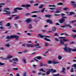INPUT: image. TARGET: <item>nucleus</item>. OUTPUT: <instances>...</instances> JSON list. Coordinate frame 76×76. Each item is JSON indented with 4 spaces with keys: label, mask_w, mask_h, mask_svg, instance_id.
I'll return each instance as SVG.
<instances>
[{
    "label": "nucleus",
    "mask_w": 76,
    "mask_h": 76,
    "mask_svg": "<svg viewBox=\"0 0 76 76\" xmlns=\"http://www.w3.org/2000/svg\"><path fill=\"white\" fill-rule=\"evenodd\" d=\"M50 15H45V18H50L51 17Z\"/></svg>",
    "instance_id": "nucleus-25"
},
{
    "label": "nucleus",
    "mask_w": 76,
    "mask_h": 76,
    "mask_svg": "<svg viewBox=\"0 0 76 76\" xmlns=\"http://www.w3.org/2000/svg\"><path fill=\"white\" fill-rule=\"evenodd\" d=\"M13 61V59H12V60H9V63H12Z\"/></svg>",
    "instance_id": "nucleus-48"
},
{
    "label": "nucleus",
    "mask_w": 76,
    "mask_h": 76,
    "mask_svg": "<svg viewBox=\"0 0 76 76\" xmlns=\"http://www.w3.org/2000/svg\"><path fill=\"white\" fill-rule=\"evenodd\" d=\"M28 28L29 29H32V25L31 24H29Z\"/></svg>",
    "instance_id": "nucleus-16"
},
{
    "label": "nucleus",
    "mask_w": 76,
    "mask_h": 76,
    "mask_svg": "<svg viewBox=\"0 0 76 76\" xmlns=\"http://www.w3.org/2000/svg\"><path fill=\"white\" fill-rule=\"evenodd\" d=\"M36 58L38 59V60H40L41 59H42V57H41V56H39L36 57Z\"/></svg>",
    "instance_id": "nucleus-21"
},
{
    "label": "nucleus",
    "mask_w": 76,
    "mask_h": 76,
    "mask_svg": "<svg viewBox=\"0 0 76 76\" xmlns=\"http://www.w3.org/2000/svg\"><path fill=\"white\" fill-rule=\"evenodd\" d=\"M13 61H18V59L17 58L12 59Z\"/></svg>",
    "instance_id": "nucleus-20"
},
{
    "label": "nucleus",
    "mask_w": 76,
    "mask_h": 76,
    "mask_svg": "<svg viewBox=\"0 0 76 76\" xmlns=\"http://www.w3.org/2000/svg\"><path fill=\"white\" fill-rule=\"evenodd\" d=\"M71 38H75L74 35H71Z\"/></svg>",
    "instance_id": "nucleus-61"
},
{
    "label": "nucleus",
    "mask_w": 76,
    "mask_h": 76,
    "mask_svg": "<svg viewBox=\"0 0 76 76\" xmlns=\"http://www.w3.org/2000/svg\"><path fill=\"white\" fill-rule=\"evenodd\" d=\"M22 47H25V44H22Z\"/></svg>",
    "instance_id": "nucleus-64"
},
{
    "label": "nucleus",
    "mask_w": 76,
    "mask_h": 76,
    "mask_svg": "<svg viewBox=\"0 0 76 76\" xmlns=\"http://www.w3.org/2000/svg\"><path fill=\"white\" fill-rule=\"evenodd\" d=\"M70 3L72 4V6H73L74 4H75V2L73 1H71Z\"/></svg>",
    "instance_id": "nucleus-30"
},
{
    "label": "nucleus",
    "mask_w": 76,
    "mask_h": 76,
    "mask_svg": "<svg viewBox=\"0 0 76 76\" xmlns=\"http://www.w3.org/2000/svg\"><path fill=\"white\" fill-rule=\"evenodd\" d=\"M48 45V43L46 42L45 45V47H47Z\"/></svg>",
    "instance_id": "nucleus-43"
},
{
    "label": "nucleus",
    "mask_w": 76,
    "mask_h": 76,
    "mask_svg": "<svg viewBox=\"0 0 76 76\" xmlns=\"http://www.w3.org/2000/svg\"><path fill=\"white\" fill-rule=\"evenodd\" d=\"M0 66H5V63L0 62Z\"/></svg>",
    "instance_id": "nucleus-33"
},
{
    "label": "nucleus",
    "mask_w": 76,
    "mask_h": 76,
    "mask_svg": "<svg viewBox=\"0 0 76 76\" xmlns=\"http://www.w3.org/2000/svg\"><path fill=\"white\" fill-rule=\"evenodd\" d=\"M62 41L64 42H67L69 41V39H64Z\"/></svg>",
    "instance_id": "nucleus-27"
},
{
    "label": "nucleus",
    "mask_w": 76,
    "mask_h": 76,
    "mask_svg": "<svg viewBox=\"0 0 76 76\" xmlns=\"http://www.w3.org/2000/svg\"><path fill=\"white\" fill-rule=\"evenodd\" d=\"M40 12H41V11H40V10H39L38 11L32 12L31 13H39Z\"/></svg>",
    "instance_id": "nucleus-14"
},
{
    "label": "nucleus",
    "mask_w": 76,
    "mask_h": 76,
    "mask_svg": "<svg viewBox=\"0 0 76 76\" xmlns=\"http://www.w3.org/2000/svg\"><path fill=\"white\" fill-rule=\"evenodd\" d=\"M44 37L45 38H51V36L49 37L48 36H44Z\"/></svg>",
    "instance_id": "nucleus-54"
},
{
    "label": "nucleus",
    "mask_w": 76,
    "mask_h": 76,
    "mask_svg": "<svg viewBox=\"0 0 76 76\" xmlns=\"http://www.w3.org/2000/svg\"><path fill=\"white\" fill-rule=\"evenodd\" d=\"M13 56H10V55H8V56H7V57L6 58L7 60H8L9 58H12Z\"/></svg>",
    "instance_id": "nucleus-15"
},
{
    "label": "nucleus",
    "mask_w": 76,
    "mask_h": 76,
    "mask_svg": "<svg viewBox=\"0 0 76 76\" xmlns=\"http://www.w3.org/2000/svg\"><path fill=\"white\" fill-rule=\"evenodd\" d=\"M39 71H42V72H45V71H44L43 70V68H42L40 69H39Z\"/></svg>",
    "instance_id": "nucleus-44"
},
{
    "label": "nucleus",
    "mask_w": 76,
    "mask_h": 76,
    "mask_svg": "<svg viewBox=\"0 0 76 76\" xmlns=\"http://www.w3.org/2000/svg\"><path fill=\"white\" fill-rule=\"evenodd\" d=\"M27 47H31V48H34V45L32 44H27L26 45Z\"/></svg>",
    "instance_id": "nucleus-9"
},
{
    "label": "nucleus",
    "mask_w": 76,
    "mask_h": 76,
    "mask_svg": "<svg viewBox=\"0 0 76 76\" xmlns=\"http://www.w3.org/2000/svg\"><path fill=\"white\" fill-rule=\"evenodd\" d=\"M69 9L67 7L64 8H63L64 10H68Z\"/></svg>",
    "instance_id": "nucleus-37"
},
{
    "label": "nucleus",
    "mask_w": 76,
    "mask_h": 76,
    "mask_svg": "<svg viewBox=\"0 0 76 76\" xmlns=\"http://www.w3.org/2000/svg\"><path fill=\"white\" fill-rule=\"evenodd\" d=\"M57 29V28L56 27H53L52 28V31L53 32H55L56 31V30Z\"/></svg>",
    "instance_id": "nucleus-18"
},
{
    "label": "nucleus",
    "mask_w": 76,
    "mask_h": 76,
    "mask_svg": "<svg viewBox=\"0 0 76 76\" xmlns=\"http://www.w3.org/2000/svg\"><path fill=\"white\" fill-rule=\"evenodd\" d=\"M8 10H10V9L9 8H6L4 9V12H6L5 13H4L3 14H7L8 15H10V12L7 11Z\"/></svg>",
    "instance_id": "nucleus-1"
},
{
    "label": "nucleus",
    "mask_w": 76,
    "mask_h": 76,
    "mask_svg": "<svg viewBox=\"0 0 76 76\" xmlns=\"http://www.w3.org/2000/svg\"><path fill=\"white\" fill-rule=\"evenodd\" d=\"M2 5H4V3H2L0 4V8L2 7Z\"/></svg>",
    "instance_id": "nucleus-39"
},
{
    "label": "nucleus",
    "mask_w": 76,
    "mask_h": 76,
    "mask_svg": "<svg viewBox=\"0 0 76 76\" xmlns=\"http://www.w3.org/2000/svg\"><path fill=\"white\" fill-rule=\"evenodd\" d=\"M13 70H18V68H12Z\"/></svg>",
    "instance_id": "nucleus-45"
},
{
    "label": "nucleus",
    "mask_w": 76,
    "mask_h": 76,
    "mask_svg": "<svg viewBox=\"0 0 76 76\" xmlns=\"http://www.w3.org/2000/svg\"><path fill=\"white\" fill-rule=\"evenodd\" d=\"M42 7H43V5H41L39 7V9H41L42 8Z\"/></svg>",
    "instance_id": "nucleus-46"
},
{
    "label": "nucleus",
    "mask_w": 76,
    "mask_h": 76,
    "mask_svg": "<svg viewBox=\"0 0 76 76\" xmlns=\"http://www.w3.org/2000/svg\"><path fill=\"white\" fill-rule=\"evenodd\" d=\"M10 23H9L6 25V26H10Z\"/></svg>",
    "instance_id": "nucleus-63"
},
{
    "label": "nucleus",
    "mask_w": 76,
    "mask_h": 76,
    "mask_svg": "<svg viewBox=\"0 0 76 76\" xmlns=\"http://www.w3.org/2000/svg\"><path fill=\"white\" fill-rule=\"evenodd\" d=\"M75 22H76V20L72 21L71 22V23H75Z\"/></svg>",
    "instance_id": "nucleus-56"
},
{
    "label": "nucleus",
    "mask_w": 76,
    "mask_h": 76,
    "mask_svg": "<svg viewBox=\"0 0 76 76\" xmlns=\"http://www.w3.org/2000/svg\"><path fill=\"white\" fill-rule=\"evenodd\" d=\"M38 4H39L38 3L35 4L34 5V6H38Z\"/></svg>",
    "instance_id": "nucleus-50"
},
{
    "label": "nucleus",
    "mask_w": 76,
    "mask_h": 76,
    "mask_svg": "<svg viewBox=\"0 0 76 76\" xmlns=\"http://www.w3.org/2000/svg\"><path fill=\"white\" fill-rule=\"evenodd\" d=\"M21 7H25L26 9H28V7H31V5L30 4H27L25 5H22L21 6Z\"/></svg>",
    "instance_id": "nucleus-2"
},
{
    "label": "nucleus",
    "mask_w": 76,
    "mask_h": 76,
    "mask_svg": "<svg viewBox=\"0 0 76 76\" xmlns=\"http://www.w3.org/2000/svg\"><path fill=\"white\" fill-rule=\"evenodd\" d=\"M52 72H57V70H53H53L52 71Z\"/></svg>",
    "instance_id": "nucleus-60"
},
{
    "label": "nucleus",
    "mask_w": 76,
    "mask_h": 76,
    "mask_svg": "<svg viewBox=\"0 0 76 76\" xmlns=\"http://www.w3.org/2000/svg\"><path fill=\"white\" fill-rule=\"evenodd\" d=\"M37 15H33L31 16V18H37Z\"/></svg>",
    "instance_id": "nucleus-40"
},
{
    "label": "nucleus",
    "mask_w": 76,
    "mask_h": 76,
    "mask_svg": "<svg viewBox=\"0 0 76 76\" xmlns=\"http://www.w3.org/2000/svg\"><path fill=\"white\" fill-rule=\"evenodd\" d=\"M45 40L47 41H50L51 40L47 38H45Z\"/></svg>",
    "instance_id": "nucleus-41"
},
{
    "label": "nucleus",
    "mask_w": 76,
    "mask_h": 76,
    "mask_svg": "<svg viewBox=\"0 0 76 76\" xmlns=\"http://www.w3.org/2000/svg\"><path fill=\"white\" fill-rule=\"evenodd\" d=\"M57 4L59 6H61V5H63V3L61 2H60L59 3H57Z\"/></svg>",
    "instance_id": "nucleus-35"
},
{
    "label": "nucleus",
    "mask_w": 76,
    "mask_h": 76,
    "mask_svg": "<svg viewBox=\"0 0 76 76\" xmlns=\"http://www.w3.org/2000/svg\"><path fill=\"white\" fill-rule=\"evenodd\" d=\"M72 6L73 8H76V3L72 5Z\"/></svg>",
    "instance_id": "nucleus-42"
},
{
    "label": "nucleus",
    "mask_w": 76,
    "mask_h": 76,
    "mask_svg": "<svg viewBox=\"0 0 76 76\" xmlns=\"http://www.w3.org/2000/svg\"><path fill=\"white\" fill-rule=\"evenodd\" d=\"M55 41H59V40H58V39H57V38L56 37H55Z\"/></svg>",
    "instance_id": "nucleus-47"
},
{
    "label": "nucleus",
    "mask_w": 76,
    "mask_h": 76,
    "mask_svg": "<svg viewBox=\"0 0 76 76\" xmlns=\"http://www.w3.org/2000/svg\"><path fill=\"white\" fill-rule=\"evenodd\" d=\"M5 46L6 47H7L8 48H9V47H10V45L9 44H7L5 45Z\"/></svg>",
    "instance_id": "nucleus-23"
},
{
    "label": "nucleus",
    "mask_w": 76,
    "mask_h": 76,
    "mask_svg": "<svg viewBox=\"0 0 76 76\" xmlns=\"http://www.w3.org/2000/svg\"><path fill=\"white\" fill-rule=\"evenodd\" d=\"M0 58L2 60H7L6 58H5L4 57H1Z\"/></svg>",
    "instance_id": "nucleus-49"
},
{
    "label": "nucleus",
    "mask_w": 76,
    "mask_h": 76,
    "mask_svg": "<svg viewBox=\"0 0 76 76\" xmlns=\"http://www.w3.org/2000/svg\"><path fill=\"white\" fill-rule=\"evenodd\" d=\"M19 37L16 35H14V38H16V39H18Z\"/></svg>",
    "instance_id": "nucleus-24"
},
{
    "label": "nucleus",
    "mask_w": 76,
    "mask_h": 76,
    "mask_svg": "<svg viewBox=\"0 0 76 76\" xmlns=\"http://www.w3.org/2000/svg\"><path fill=\"white\" fill-rule=\"evenodd\" d=\"M71 72H73L74 71H73V69L72 68H71L70 70Z\"/></svg>",
    "instance_id": "nucleus-53"
},
{
    "label": "nucleus",
    "mask_w": 76,
    "mask_h": 76,
    "mask_svg": "<svg viewBox=\"0 0 76 76\" xmlns=\"http://www.w3.org/2000/svg\"><path fill=\"white\" fill-rule=\"evenodd\" d=\"M58 60H61V59L62 58V57H61V56L59 55L58 56Z\"/></svg>",
    "instance_id": "nucleus-36"
},
{
    "label": "nucleus",
    "mask_w": 76,
    "mask_h": 76,
    "mask_svg": "<svg viewBox=\"0 0 76 76\" xmlns=\"http://www.w3.org/2000/svg\"><path fill=\"white\" fill-rule=\"evenodd\" d=\"M28 15H31V13H26V16H28Z\"/></svg>",
    "instance_id": "nucleus-52"
},
{
    "label": "nucleus",
    "mask_w": 76,
    "mask_h": 76,
    "mask_svg": "<svg viewBox=\"0 0 76 76\" xmlns=\"http://www.w3.org/2000/svg\"><path fill=\"white\" fill-rule=\"evenodd\" d=\"M49 7H56L55 5H48Z\"/></svg>",
    "instance_id": "nucleus-34"
},
{
    "label": "nucleus",
    "mask_w": 76,
    "mask_h": 76,
    "mask_svg": "<svg viewBox=\"0 0 76 76\" xmlns=\"http://www.w3.org/2000/svg\"><path fill=\"white\" fill-rule=\"evenodd\" d=\"M23 62L24 63L26 64V59L25 58H23Z\"/></svg>",
    "instance_id": "nucleus-19"
},
{
    "label": "nucleus",
    "mask_w": 76,
    "mask_h": 76,
    "mask_svg": "<svg viewBox=\"0 0 76 76\" xmlns=\"http://www.w3.org/2000/svg\"><path fill=\"white\" fill-rule=\"evenodd\" d=\"M62 40L61 39L60 40V44H63L64 45V42L63 41H62Z\"/></svg>",
    "instance_id": "nucleus-32"
},
{
    "label": "nucleus",
    "mask_w": 76,
    "mask_h": 76,
    "mask_svg": "<svg viewBox=\"0 0 76 76\" xmlns=\"http://www.w3.org/2000/svg\"><path fill=\"white\" fill-rule=\"evenodd\" d=\"M15 38V35H11L10 36H7V39H13Z\"/></svg>",
    "instance_id": "nucleus-3"
},
{
    "label": "nucleus",
    "mask_w": 76,
    "mask_h": 76,
    "mask_svg": "<svg viewBox=\"0 0 76 76\" xmlns=\"http://www.w3.org/2000/svg\"><path fill=\"white\" fill-rule=\"evenodd\" d=\"M66 27H69V28H72V26H70V25H69V24H65L63 26H61V28H66Z\"/></svg>",
    "instance_id": "nucleus-7"
},
{
    "label": "nucleus",
    "mask_w": 76,
    "mask_h": 76,
    "mask_svg": "<svg viewBox=\"0 0 76 76\" xmlns=\"http://www.w3.org/2000/svg\"><path fill=\"white\" fill-rule=\"evenodd\" d=\"M65 20L64 19H61L59 20V22L60 23H63L65 22Z\"/></svg>",
    "instance_id": "nucleus-8"
},
{
    "label": "nucleus",
    "mask_w": 76,
    "mask_h": 76,
    "mask_svg": "<svg viewBox=\"0 0 76 76\" xmlns=\"http://www.w3.org/2000/svg\"><path fill=\"white\" fill-rule=\"evenodd\" d=\"M0 29H4V28L3 27H0Z\"/></svg>",
    "instance_id": "nucleus-62"
},
{
    "label": "nucleus",
    "mask_w": 76,
    "mask_h": 76,
    "mask_svg": "<svg viewBox=\"0 0 76 76\" xmlns=\"http://www.w3.org/2000/svg\"><path fill=\"white\" fill-rule=\"evenodd\" d=\"M47 23H49L50 24H53V21L50 19L46 21Z\"/></svg>",
    "instance_id": "nucleus-11"
},
{
    "label": "nucleus",
    "mask_w": 76,
    "mask_h": 76,
    "mask_svg": "<svg viewBox=\"0 0 76 76\" xmlns=\"http://www.w3.org/2000/svg\"><path fill=\"white\" fill-rule=\"evenodd\" d=\"M72 67H73L75 69H76V64H73L72 65Z\"/></svg>",
    "instance_id": "nucleus-29"
},
{
    "label": "nucleus",
    "mask_w": 76,
    "mask_h": 76,
    "mask_svg": "<svg viewBox=\"0 0 76 76\" xmlns=\"http://www.w3.org/2000/svg\"><path fill=\"white\" fill-rule=\"evenodd\" d=\"M47 72H46V74L47 75H49L50 74V72H52L53 71V69H46Z\"/></svg>",
    "instance_id": "nucleus-5"
},
{
    "label": "nucleus",
    "mask_w": 76,
    "mask_h": 76,
    "mask_svg": "<svg viewBox=\"0 0 76 76\" xmlns=\"http://www.w3.org/2000/svg\"><path fill=\"white\" fill-rule=\"evenodd\" d=\"M39 44H37L35 45H34V47H35H35H38V46H39Z\"/></svg>",
    "instance_id": "nucleus-55"
},
{
    "label": "nucleus",
    "mask_w": 76,
    "mask_h": 76,
    "mask_svg": "<svg viewBox=\"0 0 76 76\" xmlns=\"http://www.w3.org/2000/svg\"><path fill=\"white\" fill-rule=\"evenodd\" d=\"M14 26L16 27V28H17L18 27V25L16 23L14 24Z\"/></svg>",
    "instance_id": "nucleus-59"
},
{
    "label": "nucleus",
    "mask_w": 76,
    "mask_h": 76,
    "mask_svg": "<svg viewBox=\"0 0 76 76\" xmlns=\"http://www.w3.org/2000/svg\"><path fill=\"white\" fill-rule=\"evenodd\" d=\"M20 19L19 16H17L16 17L14 18L15 20H18V19Z\"/></svg>",
    "instance_id": "nucleus-22"
},
{
    "label": "nucleus",
    "mask_w": 76,
    "mask_h": 76,
    "mask_svg": "<svg viewBox=\"0 0 76 76\" xmlns=\"http://www.w3.org/2000/svg\"><path fill=\"white\" fill-rule=\"evenodd\" d=\"M62 72L63 73H66V72H65V70H66V68L64 67H62Z\"/></svg>",
    "instance_id": "nucleus-12"
},
{
    "label": "nucleus",
    "mask_w": 76,
    "mask_h": 76,
    "mask_svg": "<svg viewBox=\"0 0 76 76\" xmlns=\"http://www.w3.org/2000/svg\"><path fill=\"white\" fill-rule=\"evenodd\" d=\"M56 10L57 11L55 13H59L60 12V10H58V9H56Z\"/></svg>",
    "instance_id": "nucleus-51"
},
{
    "label": "nucleus",
    "mask_w": 76,
    "mask_h": 76,
    "mask_svg": "<svg viewBox=\"0 0 76 76\" xmlns=\"http://www.w3.org/2000/svg\"><path fill=\"white\" fill-rule=\"evenodd\" d=\"M67 46H65L64 48H63V50L65 52H67Z\"/></svg>",
    "instance_id": "nucleus-13"
},
{
    "label": "nucleus",
    "mask_w": 76,
    "mask_h": 76,
    "mask_svg": "<svg viewBox=\"0 0 76 76\" xmlns=\"http://www.w3.org/2000/svg\"><path fill=\"white\" fill-rule=\"evenodd\" d=\"M25 22H26L27 23H29L31 22V19L28 18L25 20Z\"/></svg>",
    "instance_id": "nucleus-10"
},
{
    "label": "nucleus",
    "mask_w": 76,
    "mask_h": 76,
    "mask_svg": "<svg viewBox=\"0 0 76 76\" xmlns=\"http://www.w3.org/2000/svg\"><path fill=\"white\" fill-rule=\"evenodd\" d=\"M45 8H43V9L42 10H40V12H41V13H42L44 12V11L45 10Z\"/></svg>",
    "instance_id": "nucleus-38"
},
{
    "label": "nucleus",
    "mask_w": 76,
    "mask_h": 76,
    "mask_svg": "<svg viewBox=\"0 0 76 76\" xmlns=\"http://www.w3.org/2000/svg\"><path fill=\"white\" fill-rule=\"evenodd\" d=\"M73 14H75V13L73 12H70L69 14H68V16H70V15H73Z\"/></svg>",
    "instance_id": "nucleus-26"
},
{
    "label": "nucleus",
    "mask_w": 76,
    "mask_h": 76,
    "mask_svg": "<svg viewBox=\"0 0 76 76\" xmlns=\"http://www.w3.org/2000/svg\"><path fill=\"white\" fill-rule=\"evenodd\" d=\"M72 51H76V49H74L72 50V49L70 48H68V50H67V52H68L69 53H70L72 51Z\"/></svg>",
    "instance_id": "nucleus-4"
},
{
    "label": "nucleus",
    "mask_w": 76,
    "mask_h": 76,
    "mask_svg": "<svg viewBox=\"0 0 76 76\" xmlns=\"http://www.w3.org/2000/svg\"><path fill=\"white\" fill-rule=\"evenodd\" d=\"M38 36L39 37H40V38H44V36L40 34H38Z\"/></svg>",
    "instance_id": "nucleus-17"
},
{
    "label": "nucleus",
    "mask_w": 76,
    "mask_h": 76,
    "mask_svg": "<svg viewBox=\"0 0 76 76\" xmlns=\"http://www.w3.org/2000/svg\"><path fill=\"white\" fill-rule=\"evenodd\" d=\"M54 37L56 36H57V37H58V35H57V33H56L54 34Z\"/></svg>",
    "instance_id": "nucleus-57"
},
{
    "label": "nucleus",
    "mask_w": 76,
    "mask_h": 76,
    "mask_svg": "<svg viewBox=\"0 0 76 76\" xmlns=\"http://www.w3.org/2000/svg\"><path fill=\"white\" fill-rule=\"evenodd\" d=\"M52 63H53L54 64H58L59 63V62L58 61H53Z\"/></svg>",
    "instance_id": "nucleus-31"
},
{
    "label": "nucleus",
    "mask_w": 76,
    "mask_h": 76,
    "mask_svg": "<svg viewBox=\"0 0 76 76\" xmlns=\"http://www.w3.org/2000/svg\"><path fill=\"white\" fill-rule=\"evenodd\" d=\"M53 63V61H48L47 62V63L48 64H51V63Z\"/></svg>",
    "instance_id": "nucleus-28"
},
{
    "label": "nucleus",
    "mask_w": 76,
    "mask_h": 76,
    "mask_svg": "<svg viewBox=\"0 0 76 76\" xmlns=\"http://www.w3.org/2000/svg\"><path fill=\"white\" fill-rule=\"evenodd\" d=\"M22 8L20 7H17L14 9V13H16L17 12V10H22Z\"/></svg>",
    "instance_id": "nucleus-6"
},
{
    "label": "nucleus",
    "mask_w": 76,
    "mask_h": 76,
    "mask_svg": "<svg viewBox=\"0 0 76 76\" xmlns=\"http://www.w3.org/2000/svg\"><path fill=\"white\" fill-rule=\"evenodd\" d=\"M69 45V44L68 43H66V44H64V45L65 47H67V45Z\"/></svg>",
    "instance_id": "nucleus-58"
}]
</instances>
